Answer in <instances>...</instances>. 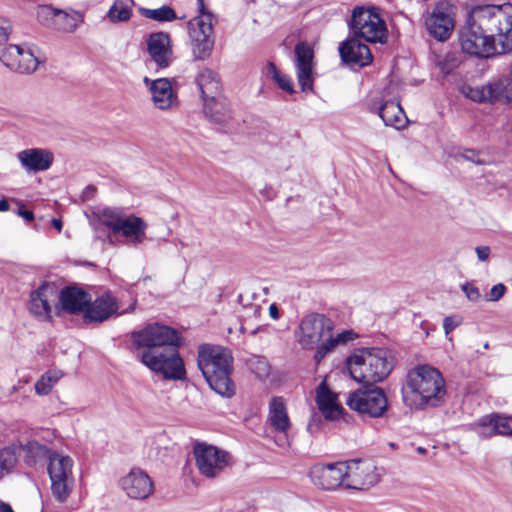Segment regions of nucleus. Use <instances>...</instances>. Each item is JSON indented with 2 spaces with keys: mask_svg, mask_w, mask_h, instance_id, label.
Wrapping results in <instances>:
<instances>
[{
  "mask_svg": "<svg viewBox=\"0 0 512 512\" xmlns=\"http://www.w3.org/2000/svg\"><path fill=\"white\" fill-rule=\"evenodd\" d=\"M349 27L354 36L367 42L380 44L387 42L388 29L377 7H355L352 10Z\"/></svg>",
  "mask_w": 512,
  "mask_h": 512,
  "instance_id": "nucleus-7",
  "label": "nucleus"
},
{
  "mask_svg": "<svg viewBox=\"0 0 512 512\" xmlns=\"http://www.w3.org/2000/svg\"><path fill=\"white\" fill-rule=\"evenodd\" d=\"M247 365L250 371L255 374L257 378L262 380L268 377L270 365L265 357L254 355L248 359Z\"/></svg>",
  "mask_w": 512,
  "mask_h": 512,
  "instance_id": "nucleus-38",
  "label": "nucleus"
},
{
  "mask_svg": "<svg viewBox=\"0 0 512 512\" xmlns=\"http://www.w3.org/2000/svg\"><path fill=\"white\" fill-rule=\"evenodd\" d=\"M352 339L351 331H343L339 333L336 337L332 335V332L328 335L325 341L318 347L315 352L314 359L317 363H319L327 353L332 351L338 344L346 343L348 340Z\"/></svg>",
  "mask_w": 512,
  "mask_h": 512,
  "instance_id": "nucleus-34",
  "label": "nucleus"
},
{
  "mask_svg": "<svg viewBox=\"0 0 512 512\" xmlns=\"http://www.w3.org/2000/svg\"><path fill=\"white\" fill-rule=\"evenodd\" d=\"M478 436L490 438L495 435L512 436V417L492 413L473 424Z\"/></svg>",
  "mask_w": 512,
  "mask_h": 512,
  "instance_id": "nucleus-20",
  "label": "nucleus"
},
{
  "mask_svg": "<svg viewBox=\"0 0 512 512\" xmlns=\"http://www.w3.org/2000/svg\"><path fill=\"white\" fill-rule=\"evenodd\" d=\"M197 6L199 15L188 22V34L194 58L206 60L210 57L214 47L213 26L217 19L206 9L204 0H197Z\"/></svg>",
  "mask_w": 512,
  "mask_h": 512,
  "instance_id": "nucleus-6",
  "label": "nucleus"
},
{
  "mask_svg": "<svg viewBox=\"0 0 512 512\" xmlns=\"http://www.w3.org/2000/svg\"><path fill=\"white\" fill-rule=\"evenodd\" d=\"M147 51L158 68H167L173 60L171 40L168 33H152L147 40Z\"/></svg>",
  "mask_w": 512,
  "mask_h": 512,
  "instance_id": "nucleus-21",
  "label": "nucleus"
},
{
  "mask_svg": "<svg viewBox=\"0 0 512 512\" xmlns=\"http://www.w3.org/2000/svg\"><path fill=\"white\" fill-rule=\"evenodd\" d=\"M120 486L129 498L135 500H145L154 491V484L151 478L140 469H132L127 475L122 477Z\"/></svg>",
  "mask_w": 512,
  "mask_h": 512,
  "instance_id": "nucleus-18",
  "label": "nucleus"
},
{
  "mask_svg": "<svg viewBox=\"0 0 512 512\" xmlns=\"http://www.w3.org/2000/svg\"><path fill=\"white\" fill-rule=\"evenodd\" d=\"M17 215L24 218L28 222H30L34 219L33 212L23 209V205L18 209Z\"/></svg>",
  "mask_w": 512,
  "mask_h": 512,
  "instance_id": "nucleus-52",
  "label": "nucleus"
},
{
  "mask_svg": "<svg viewBox=\"0 0 512 512\" xmlns=\"http://www.w3.org/2000/svg\"><path fill=\"white\" fill-rule=\"evenodd\" d=\"M125 217L122 214L111 208H106L102 212L101 221L103 225L111 229L114 233L116 232L119 225L123 221Z\"/></svg>",
  "mask_w": 512,
  "mask_h": 512,
  "instance_id": "nucleus-40",
  "label": "nucleus"
},
{
  "mask_svg": "<svg viewBox=\"0 0 512 512\" xmlns=\"http://www.w3.org/2000/svg\"><path fill=\"white\" fill-rule=\"evenodd\" d=\"M339 53L342 62L352 68L367 66L373 60L370 48L356 36L343 41L339 46Z\"/></svg>",
  "mask_w": 512,
  "mask_h": 512,
  "instance_id": "nucleus-19",
  "label": "nucleus"
},
{
  "mask_svg": "<svg viewBox=\"0 0 512 512\" xmlns=\"http://www.w3.org/2000/svg\"><path fill=\"white\" fill-rule=\"evenodd\" d=\"M0 512H14L11 505L4 502V501H0Z\"/></svg>",
  "mask_w": 512,
  "mask_h": 512,
  "instance_id": "nucleus-54",
  "label": "nucleus"
},
{
  "mask_svg": "<svg viewBox=\"0 0 512 512\" xmlns=\"http://www.w3.org/2000/svg\"><path fill=\"white\" fill-rule=\"evenodd\" d=\"M267 421L278 433L286 434L290 429L291 423L282 397H273L270 400Z\"/></svg>",
  "mask_w": 512,
  "mask_h": 512,
  "instance_id": "nucleus-29",
  "label": "nucleus"
},
{
  "mask_svg": "<svg viewBox=\"0 0 512 512\" xmlns=\"http://www.w3.org/2000/svg\"><path fill=\"white\" fill-rule=\"evenodd\" d=\"M507 287L503 283H498L490 289L486 294V300L496 302L499 301L506 293Z\"/></svg>",
  "mask_w": 512,
  "mask_h": 512,
  "instance_id": "nucleus-41",
  "label": "nucleus"
},
{
  "mask_svg": "<svg viewBox=\"0 0 512 512\" xmlns=\"http://www.w3.org/2000/svg\"><path fill=\"white\" fill-rule=\"evenodd\" d=\"M333 321L323 314L309 313L305 315L295 329V339L301 348L312 350L322 344L333 331Z\"/></svg>",
  "mask_w": 512,
  "mask_h": 512,
  "instance_id": "nucleus-9",
  "label": "nucleus"
},
{
  "mask_svg": "<svg viewBox=\"0 0 512 512\" xmlns=\"http://www.w3.org/2000/svg\"><path fill=\"white\" fill-rule=\"evenodd\" d=\"M459 40L464 53L481 59L512 52V5L474 6Z\"/></svg>",
  "mask_w": 512,
  "mask_h": 512,
  "instance_id": "nucleus-1",
  "label": "nucleus"
},
{
  "mask_svg": "<svg viewBox=\"0 0 512 512\" xmlns=\"http://www.w3.org/2000/svg\"><path fill=\"white\" fill-rule=\"evenodd\" d=\"M54 153L49 149L31 148L17 154L18 160H53Z\"/></svg>",
  "mask_w": 512,
  "mask_h": 512,
  "instance_id": "nucleus-39",
  "label": "nucleus"
},
{
  "mask_svg": "<svg viewBox=\"0 0 512 512\" xmlns=\"http://www.w3.org/2000/svg\"><path fill=\"white\" fill-rule=\"evenodd\" d=\"M344 463H317L309 470L311 482L318 488L332 491L344 487L345 479Z\"/></svg>",
  "mask_w": 512,
  "mask_h": 512,
  "instance_id": "nucleus-15",
  "label": "nucleus"
},
{
  "mask_svg": "<svg viewBox=\"0 0 512 512\" xmlns=\"http://www.w3.org/2000/svg\"><path fill=\"white\" fill-rule=\"evenodd\" d=\"M454 25L452 10L444 4L437 5L426 19V27L430 35L438 41L447 40L454 29Z\"/></svg>",
  "mask_w": 512,
  "mask_h": 512,
  "instance_id": "nucleus-17",
  "label": "nucleus"
},
{
  "mask_svg": "<svg viewBox=\"0 0 512 512\" xmlns=\"http://www.w3.org/2000/svg\"><path fill=\"white\" fill-rule=\"evenodd\" d=\"M274 81L285 92H287V93H293L294 92L293 83H292L291 79L287 75L281 73L279 75V77H277Z\"/></svg>",
  "mask_w": 512,
  "mask_h": 512,
  "instance_id": "nucleus-47",
  "label": "nucleus"
},
{
  "mask_svg": "<svg viewBox=\"0 0 512 512\" xmlns=\"http://www.w3.org/2000/svg\"><path fill=\"white\" fill-rule=\"evenodd\" d=\"M38 16L40 18L51 19L56 29L65 32L73 31L79 21L76 13H68L50 6H41L38 10Z\"/></svg>",
  "mask_w": 512,
  "mask_h": 512,
  "instance_id": "nucleus-28",
  "label": "nucleus"
},
{
  "mask_svg": "<svg viewBox=\"0 0 512 512\" xmlns=\"http://www.w3.org/2000/svg\"><path fill=\"white\" fill-rule=\"evenodd\" d=\"M316 403L326 419H334L339 416L341 407L337 404L336 395L330 391L323 381L316 390Z\"/></svg>",
  "mask_w": 512,
  "mask_h": 512,
  "instance_id": "nucleus-31",
  "label": "nucleus"
},
{
  "mask_svg": "<svg viewBox=\"0 0 512 512\" xmlns=\"http://www.w3.org/2000/svg\"><path fill=\"white\" fill-rule=\"evenodd\" d=\"M20 450L24 453V463L30 467H34L44 461H50V456L56 451H52L46 445L36 440H30L25 444L19 443Z\"/></svg>",
  "mask_w": 512,
  "mask_h": 512,
  "instance_id": "nucleus-32",
  "label": "nucleus"
},
{
  "mask_svg": "<svg viewBox=\"0 0 512 512\" xmlns=\"http://www.w3.org/2000/svg\"><path fill=\"white\" fill-rule=\"evenodd\" d=\"M19 444H11L0 449V475L12 472L18 461Z\"/></svg>",
  "mask_w": 512,
  "mask_h": 512,
  "instance_id": "nucleus-35",
  "label": "nucleus"
},
{
  "mask_svg": "<svg viewBox=\"0 0 512 512\" xmlns=\"http://www.w3.org/2000/svg\"><path fill=\"white\" fill-rule=\"evenodd\" d=\"M45 375L49 377L51 385L53 386L59 379H61L63 373L60 370H50L46 372Z\"/></svg>",
  "mask_w": 512,
  "mask_h": 512,
  "instance_id": "nucleus-50",
  "label": "nucleus"
},
{
  "mask_svg": "<svg viewBox=\"0 0 512 512\" xmlns=\"http://www.w3.org/2000/svg\"><path fill=\"white\" fill-rule=\"evenodd\" d=\"M344 488L364 490L379 481V473L373 462L369 460L353 459L345 461Z\"/></svg>",
  "mask_w": 512,
  "mask_h": 512,
  "instance_id": "nucleus-11",
  "label": "nucleus"
},
{
  "mask_svg": "<svg viewBox=\"0 0 512 512\" xmlns=\"http://www.w3.org/2000/svg\"><path fill=\"white\" fill-rule=\"evenodd\" d=\"M511 74H512V63H511Z\"/></svg>",
  "mask_w": 512,
  "mask_h": 512,
  "instance_id": "nucleus-58",
  "label": "nucleus"
},
{
  "mask_svg": "<svg viewBox=\"0 0 512 512\" xmlns=\"http://www.w3.org/2000/svg\"><path fill=\"white\" fill-rule=\"evenodd\" d=\"M143 82L149 87L155 107L166 110L172 106L176 96L173 93L171 82L167 78L150 80L148 77H144Z\"/></svg>",
  "mask_w": 512,
  "mask_h": 512,
  "instance_id": "nucleus-26",
  "label": "nucleus"
},
{
  "mask_svg": "<svg viewBox=\"0 0 512 512\" xmlns=\"http://www.w3.org/2000/svg\"><path fill=\"white\" fill-rule=\"evenodd\" d=\"M266 70H267V75L269 77H271L273 80H275L281 74V72L278 70L276 65L272 62H269L267 64Z\"/></svg>",
  "mask_w": 512,
  "mask_h": 512,
  "instance_id": "nucleus-51",
  "label": "nucleus"
},
{
  "mask_svg": "<svg viewBox=\"0 0 512 512\" xmlns=\"http://www.w3.org/2000/svg\"><path fill=\"white\" fill-rule=\"evenodd\" d=\"M141 14L157 22H169L177 18L174 9L167 5H163L157 9L142 8Z\"/></svg>",
  "mask_w": 512,
  "mask_h": 512,
  "instance_id": "nucleus-37",
  "label": "nucleus"
},
{
  "mask_svg": "<svg viewBox=\"0 0 512 512\" xmlns=\"http://www.w3.org/2000/svg\"><path fill=\"white\" fill-rule=\"evenodd\" d=\"M58 290L54 283L44 282L30 294L28 302L29 312L39 321L52 320L53 308L59 309Z\"/></svg>",
  "mask_w": 512,
  "mask_h": 512,
  "instance_id": "nucleus-12",
  "label": "nucleus"
},
{
  "mask_svg": "<svg viewBox=\"0 0 512 512\" xmlns=\"http://www.w3.org/2000/svg\"><path fill=\"white\" fill-rule=\"evenodd\" d=\"M402 396L410 408L437 407L444 402L446 396L445 380L436 368L419 365L409 371Z\"/></svg>",
  "mask_w": 512,
  "mask_h": 512,
  "instance_id": "nucleus-3",
  "label": "nucleus"
},
{
  "mask_svg": "<svg viewBox=\"0 0 512 512\" xmlns=\"http://www.w3.org/2000/svg\"><path fill=\"white\" fill-rule=\"evenodd\" d=\"M197 365L217 394L226 398L235 394V384L231 379L233 357L228 349L210 344L199 346Z\"/></svg>",
  "mask_w": 512,
  "mask_h": 512,
  "instance_id": "nucleus-4",
  "label": "nucleus"
},
{
  "mask_svg": "<svg viewBox=\"0 0 512 512\" xmlns=\"http://www.w3.org/2000/svg\"><path fill=\"white\" fill-rule=\"evenodd\" d=\"M204 101V113L209 120L218 125H225L232 119L230 104L222 94Z\"/></svg>",
  "mask_w": 512,
  "mask_h": 512,
  "instance_id": "nucleus-27",
  "label": "nucleus"
},
{
  "mask_svg": "<svg viewBox=\"0 0 512 512\" xmlns=\"http://www.w3.org/2000/svg\"><path fill=\"white\" fill-rule=\"evenodd\" d=\"M133 0H116L108 11L112 22L127 21L132 14Z\"/></svg>",
  "mask_w": 512,
  "mask_h": 512,
  "instance_id": "nucleus-36",
  "label": "nucleus"
},
{
  "mask_svg": "<svg viewBox=\"0 0 512 512\" xmlns=\"http://www.w3.org/2000/svg\"><path fill=\"white\" fill-rule=\"evenodd\" d=\"M196 83L201 91L203 100L221 95L220 79L217 73L211 69L201 70L196 77Z\"/></svg>",
  "mask_w": 512,
  "mask_h": 512,
  "instance_id": "nucleus-33",
  "label": "nucleus"
},
{
  "mask_svg": "<svg viewBox=\"0 0 512 512\" xmlns=\"http://www.w3.org/2000/svg\"><path fill=\"white\" fill-rule=\"evenodd\" d=\"M51 224L52 226L57 229L59 232L62 230V221L60 219H57V218H52L51 220Z\"/></svg>",
  "mask_w": 512,
  "mask_h": 512,
  "instance_id": "nucleus-55",
  "label": "nucleus"
},
{
  "mask_svg": "<svg viewBox=\"0 0 512 512\" xmlns=\"http://www.w3.org/2000/svg\"><path fill=\"white\" fill-rule=\"evenodd\" d=\"M506 86L503 80L490 81L482 86H467L463 92L474 102H490L500 100L505 94Z\"/></svg>",
  "mask_w": 512,
  "mask_h": 512,
  "instance_id": "nucleus-24",
  "label": "nucleus"
},
{
  "mask_svg": "<svg viewBox=\"0 0 512 512\" xmlns=\"http://www.w3.org/2000/svg\"><path fill=\"white\" fill-rule=\"evenodd\" d=\"M269 314L271 318L278 319L279 318V311L275 304H271L269 307Z\"/></svg>",
  "mask_w": 512,
  "mask_h": 512,
  "instance_id": "nucleus-53",
  "label": "nucleus"
},
{
  "mask_svg": "<svg viewBox=\"0 0 512 512\" xmlns=\"http://www.w3.org/2000/svg\"><path fill=\"white\" fill-rule=\"evenodd\" d=\"M90 301V295L82 288L76 286H67L58 292L59 308L70 314L84 312Z\"/></svg>",
  "mask_w": 512,
  "mask_h": 512,
  "instance_id": "nucleus-23",
  "label": "nucleus"
},
{
  "mask_svg": "<svg viewBox=\"0 0 512 512\" xmlns=\"http://www.w3.org/2000/svg\"><path fill=\"white\" fill-rule=\"evenodd\" d=\"M347 406L362 416L381 418L388 410V398L380 387H365L351 393L347 400Z\"/></svg>",
  "mask_w": 512,
  "mask_h": 512,
  "instance_id": "nucleus-10",
  "label": "nucleus"
},
{
  "mask_svg": "<svg viewBox=\"0 0 512 512\" xmlns=\"http://www.w3.org/2000/svg\"><path fill=\"white\" fill-rule=\"evenodd\" d=\"M74 461L68 455L54 453L50 456L47 471L51 482V493L59 503L70 497L75 486Z\"/></svg>",
  "mask_w": 512,
  "mask_h": 512,
  "instance_id": "nucleus-8",
  "label": "nucleus"
},
{
  "mask_svg": "<svg viewBox=\"0 0 512 512\" xmlns=\"http://www.w3.org/2000/svg\"><path fill=\"white\" fill-rule=\"evenodd\" d=\"M9 209V203L5 199L0 200V211H7Z\"/></svg>",
  "mask_w": 512,
  "mask_h": 512,
  "instance_id": "nucleus-56",
  "label": "nucleus"
},
{
  "mask_svg": "<svg viewBox=\"0 0 512 512\" xmlns=\"http://www.w3.org/2000/svg\"><path fill=\"white\" fill-rule=\"evenodd\" d=\"M194 456L199 472L207 478H214L221 473L230 459L226 451L202 443L194 446Z\"/></svg>",
  "mask_w": 512,
  "mask_h": 512,
  "instance_id": "nucleus-13",
  "label": "nucleus"
},
{
  "mask_svg": "<svg viewBox=\"0 0 512 512\" xmlns=\"http://www.w3.org/2000/svg\"><path fill=\"white\" fill-rule=\"evenodd\" d=\"M389 351L383 348H360L347 359L351 377L359 383L382 382L392 370Z\"/></svg>",
  "mask_w": 512,
  "mask_h": 512,
  "instance_id": "nucleus-5",
  "label": "nucleus"
},
{
  "mask_svg": "<svg viewBox=\"0 0 512 512\" xmlns=\"http://www.w3.org/2000/svg\"><path fill=\"white\" fill-rule=\"evenodd\" d=\"M11 32H12L11 23L6 18L0 17V45L7 42Z\"/></svg>",
  "mask_w": 512,
  "mask_h": 512,
  "instance_id": "nucleus-46",
  "label": "nucleus"
},
{
  "mask_svg": "<svg viewBox=\"0 0 512 512\" xmlns=\"http://www.w3.org/2000/svg\"><path fill=\"white\" fill-rule=\"evenodd\" d=\"M118 309L116 300L110 294L97 297L89 302L84 311V318L89 322H103Z\"/></svg>",
  "mask_w": 512,
  "mask_h": 512,
  "instance_id": "nucleus-25",
  "label": "nucleus"
},
{
  "mask_svg": "<svg viewBox=\"0 0 512 512\" xmlns=\"http://www.w3.org/2000/svg\"><path fill=\"white\" fill-rule=\"evenodd\" d=\"M131 338L140 361L151 371L169 380L186 378L185 365L178 351L181 338L177 330L155 323L133 332Z\"/></svg>",
  "mask_w": 512,
  "mask_h": 512,
  "instance_id": "nucleus-2",
  "label": "nucleus"
},
{
  "mask_svg": "<svg viewBox=\"0 0 512 512\" xmlns=\"http://www.w3.org/2000/svg\"><path fill=\"white\" fill-rule=\"evenodd\" d=\"M52 390L49 377L43 374L35 384V391L38 395H47Z\"/></svg>",
  "mask_w": 512,
  "mask_h": 512,
  "instance_id": "nucleus-44",
  "label": "nucleus"
},
{
  "mask_svg": "<svg viewBox=\"0 0 512 512\" xmlns=\"http://www.w3.org/2000/svg\"><path fill=\"white\" fill-rule=\"evenodd\" d=\"M475 252L479 261H486L490 257L491 250L488 246H477Z\"/></svg>",
  "mask_w": 512,
  "mask_h": 512,
  "instance_id": "nucleus-49",
  "label": "nucleus"
},
{
  "mask_svg": "<svg viewBox=\"0 0 512 512\" xmlns=\"http://www.w3.org/2000/svg\"><path fill=\"white\" fill-rule=\"evenodd\" d=\"M25 171L29 174L48 170L52 162H21Z\"/></svg>",
  "mask_w": 512,
  "mask_h": 512,
  "instance_id": "nucleus-43",
  "label": "nucleus"
},
{
  "mask_svg": "<svg viewBox=\"0 0 512 512\" xmlns=\"http://www.w3.org/2000/svg\"><path fill=\"white\" fill-rule=\"evenodd\" d=\"M461 289L468 300L472 302H478L481 299V293L479 289L472 283L466 282L461 286Z\"/></svg>",
  "mask_w": 512,
  "mask_h": 512,
  "instance_id": "nucleus-42",
  "label": "nucleus"
},
{
  "mask_svg": "<svg viewBox=\"0 0 512 512\" xmlns=\"http://www.w3.org/2000/svg\"><path fill=\"white\" fill-rule=\"evenodd\" d=\"M366 105L370 112L379 115L386 126L400 129L406 125L407 117L399 101L383 100L379 93H375L368 97Z\"/></svg>",
  "mask_w": 512,
  "mask_h": 512,
  "instance_id": "nucleus-14",
  "label": "nucleus"
},
{
  "mask_svg": "<svg viewBox=\"0 0 512 512\" xmlns=\"http://www.w3.org/2000/svg\"><path fill=\"white\" fill-rule=\"evenodd\" d=\"M0 61L11 71L20 74H29L34 72L39 61L30 49L10 44L0 52Z\"/></svg>",
  "mask_w": 512,
  "mask_h": 512,
  "instance_id": "nucleus-16",
  "label": "nucleus"
},
{
  "mask_svg": "<svg viewBox=\"0 0 512 512\" xmlns=\"http://www.w3.org/2000/svg\"><path fill=\"white\" fill-rule=\"evenodd\" d=\"M455 158H461L460 160H474L475 158H478L479 155L475 150L469 149L465 150L464 152H460V150H457V153L453 155Z\"/></svg>",
  "mask_w": 512,
  "mask_h": 512,
  "instance_id": "nucleus-48",
  "label": "nucleus"
},
{
  "mask_svg": "<svg viewBox=\"0 0 512 512\" xmlns=\"http://www.w3.org/2000/svg\"><path fill=\"white\" fill-rule=\"evenodd\" d=\"M296 74L301 90L312 91L314 79L312 76L313 51L305 43L295 46Z\"/></svg>",
  "mask_w": 512,
  "mask_h": 512,
  "instance_id": "nucleus-22",
  "label": "nucleus"
},
{
  "mask_svg": "<svg viewBox=\"0 0 512 512\" xmlns=\"http://www.w3.org/2000/svg\"><path fill=\"white\" fill-rule=\"evenodd\" d=\"M147 224L134 215L125 217L115 233H121L130 244L137 245L144 241Z\"/></svg>",
  "mask_w": 512,
  "mask_h": 512,
  "instance_id": "nucleus-30",
  "label": "nucleus"
},
{
  "mask_svg": "<svg viewBox=\"0 0 512 512\" xmlns=\"http://www.w3.org/2000/svg\"><path fill=\"white\" fill-rule=\"evenodd\" d=\"M426 451H427V450H426L424 447H421V446H420V447H418V448H417V452H418V453H420V454H425V453H426Z\"/></svg>",
  "mask_w": 512,
  "mask_h": 512,
  "instance_id": "nucleus-57",
  "label": "nucleus"
},
{
  "mask_svg": "<svg viewBox=\"0 0 512 512\" xmlns=\"http://www.w3.org/2000/svg\"><path fill=\"white\" fill-rule=\"evenodd\" d=\"M462 323V318L460 316H447L443 320V329L446 335L451 333L456 327H458Z\"/></svg>",
  "mask_w": 512,
  "mask_h": 512,
  "instance_id": "nucleus-45",
  "label": "nucleus"
}]
</instances>
